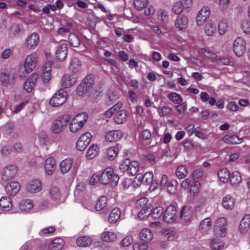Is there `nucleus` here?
<instances>
[{"label": "nucleus", "mask_w": 250, "mask_h": 250, "mask_svg": "<svg viewBox=\"0 0 250 250\" xmlns=\"http://www.w3.org/2000/svg\"><path fill=\"white\" fill-rule=\"evenodd\" d=\"M69 115H63L58 117L51 124V130L52 133L58 134L62 132L68 125Z\"/></svg>", "instance_id": "4"}, {"label": "nucleus", "mask_w": 250, "mask_h": 250, "mask_svg": "<svg viewBox=\"0 0 250 250\" xmlns=\"http://www.w3.org/2000/svg\"><path fill=\"white\" fill-rule=\"evenodd\" d=\"M64 245V242L62 238H56L52 240L48 244L50 250H61Z\"/></svg>", "instance_id": "33"}, {"label": "nucleus", "mask_w": 250, "mask_h": 250, "mask_svg": "<svg viewBox=\"0 0 250 250\" xmlns=\"http://www.w3.org/2000/svg\"><path fill=\"white\" fill-rule=\"evenodd\" d=\"M131 173H130L131 174ZM135 175L132 173L129 175L128 177L125 178L122 182V186L124 189L131 188L132 190L138 188L140 185L139 182L136 178Z\"/></svg>", "instance_id": "16"}, {"label": "nucleus", "mask_w": 250, "mask_h": 250, "mask_svg": "<svg viewBox=\"0 0 250 250\" xmlns=\"http://www.w3.org/2000/svg\"><path fill=\"white\" fill-rule=\"evenodd\" d=\"M240 28L246 35L250 34V21L245 19L241 21L240 24Z\"/></svg>", "instance_id": "53"}, {"label": "nucleus", "mask_w": 250, "mask_h": 250, "mask_svg": "<svg viewBox=\"0 0 250 250\" xmlns=\"http://www.w3.org/2000/svg\"><path fill=\"white\" fill-rule=\"evenodd\" d=\"M204 31L208 36H213L216 31L215 23L211 20L207 21L205 24Z\"/></svg>", "instance_id": "31"}, {"label": "nucleus", "mask_w": 250, "mask_h": 250, "mask_svg": "<svg viewBox=\"0 0 250 250\" xmlns=\"http://www.w3.org/2000/svg\"><path fill=\"white\" fill-rule=\"evenodd\" d=\"M218 236L212 238L209 243V247L214 250H221L224 248L225 242L222 238H219Z\"/></svg>", "instance_id": "27"}, {"label": "nucleus", "mask_w": 250, "mask_h": 250, "mask_svg": "<svg viewBox=\"0 0 250 250\" xmlns=\"http://www.w3.org/2000/svg\"><path fill=\"white\" fill-rule=\"evenodd\" d=\"M148 202V199L146 197H143L136 201V206L138 208H146L147 206L150 205V204H147Z\"/></svg>", "instance_id": "59"}, {"label": "nucleus", "mask_w": 250, "mask_h": 250, "mask_svg": "<svg viewBox=\"0 0 250 250\" xmlns=\"http://www.w3.org/2000/svg\"><path fill=\"white\" fill-rule=\"evenodd\" d=\"M164 213V209L162 207H157L151 210V216L154 219H159Z\"/></svg>", "instance_id": "55"}, {"label": "nucleus", "mask_w": 250, "mask_h": 250, "mask_svg": "<svg viewBox=\"0 0 250 250\" xmlns=\"http://www.w3.org/2000/svg\"><path fill=\"white\" fill-rule=\"evenodd\" d=\"M88 114L86 112H82L71 117L68 123L69 131L72 133H76L80 130L86 123Z\"/></svg>", "instance_id": "3"}, {"label": "nucleus", "mask_w": 250, "mask_h": 250, "mask_svg": "<svg viewBox=\"0 0 250 250\" xmlns=\"http://www.w3.org/2000/svg\"><path fill=\"white\" fill-rule=\"evenodd\" d=\"M189 19L187 16L182 15L177 17L175 21V26L177 29L183 31L188 27Z\"/></svg>", "instance_id": "21"}, {"label": "nucleus", "mask_w": 250, "mask_h": 250, "mask_svg": "<svg viewBox=\"0 0 250 250\" xmlns=\"http://www.w3.org/2000/svg\"><path fill=\"white\" fill-rule=\"evenodd\" d=\"M68 53L67 45L62 43L59 46L56 51L57 58L61 61H63L66 58Z\"/></svg>", "instance_id": "29"}, {"label": "nucleus", "mask_w": 250, "mask_h": 250, "mask_svg": "<svg viewBox=\"0 0 250 250\" xmlns=\"http://www.w3.org/2000/svg\"><path fill=\"white\" fill-rule=\"evenodd\" d=\"M157 18L159 20L164 23L169 21V16L167 12L163 9H160L157 12Z\"/></svg>", "instance_id": "47"}, {"label": "nucleus", "mask_w": 250, "mask_h": 250, "mask_svg": "<svg viewBox=\"0 0 250 250\" xmlns=\"http://www.w3.org/2000/svg\"><path fill=\"white\" fill-rule=\"evenodd\" d=\"M77 79L78 76L76 73L65 74L62 78L61 85L64 88H69L76 83Z\"/></svg>", "instance_id": "17"}, {"label": "nucleus", "mask_w": 250, "mask_h": 250, "mask_svg": "<svg viewBox=\"0 0 250 250\" xmlns=\"http://www.w3.org/2000/svg\"><path fill=\"white\" fill-rule=\"evenodd\" d=\"M133 242V238L131 235H128L125 237L121 242V245L123 247H128Z\"/></svg>", "instance_id": "62"}, {"label": "nucleus", "mask_w": 250, "mask_h": 250, "mask_svg": "<svg viewBox=\"0 0 250 250\" xmlns=\"http://www.w3.org/2000/svg\"><path fill=\"white\" fill-rule=\"evenodd\" d=\"M27 190L31 193H37L41 191L42 184L38 179H35L30 181L26 188Z\"/></svg>", "instance_id": "25"}, {"label": "nucleus", "mask_w": 250, "mask_h": 250, "mask_svg": "<svg viewBox=\"0 0 250 250\" xmlns=\"http://www.w3.org/2000/svg\"><path fill=\"white\" fill-rule=\"evenodd\" d=\"M151 207V205H148L147 207L141 208V210L138 214V217L141 220H144L146 218V217L149 214V209Z\"/></svg>", "instance_id": "57"}, {"label": "nucleus", "mask_w": 250, "mask_h": 250, "mask_svg": "<svg viewBox=\"0 0 250 250\" xmlns=\"http://www.w3.org/2000/svg\"><path fill=\"white\" fill-rule=\"evenodd\" d=\"M210 16V10L209 7H203L197 13L196 18V24L199 26H202Z\"/></svg>", "instance_id": "11"}, {"label": "nucleus", "mask_w": 250, "mask_h": 250, "mask_svg": "<svg viewBox=\"0 0 250 250\" xmlns=\"http://www.w3.org/2000/svg\"><path fill=\"white\" fill-rule=\"evenodd\" d=\"M67 97V92L63 89L57 91L51 98L49 103L53 107H57L63 104Z\"/></svg>", "instance_id": "10"}, {"label": "nucleus", "mask_w": 250, "mask_h": 250, "mask_svg": "<svg viewBox=\"0 0 250 250\" xmlns=\"http://www.w3.org/2000/svg\"><path fill=\"white\" fill-rule=\"evenodd\" d=\"M211 226V220L209 218H206L201 221L199 226V229L203 233H206L210 230Z\"/></svg>", "instance_id": "39"}, {"label": "nucleus", "mask_w": 250, "mask_h": 250, "mask_svg": "<svg viewBox=\"0 0 250 250\" xmlns=\"http://www.w3.org/2000/svg\"><path fill=\"white\" fill-rule=\"evenodd\" d=\"M39 41V35L37 33H33L26 38L25 46L29 49H34L38 45Z\"/></svg>", "instance_id": "18"}, {"label": "nucleus", "mask_w": 250, "mask_h": 250, "mask_svg": "<svg viewBox=\"0 0 250 250\" xmlns=\"http://www.w3.org/2000/svg\"><path fill=\"white\" fill-rule=\"evenodd\" d=\"M94 241L92 236H83L79 237L76 241L78 246L81 247H87L91 246Z\"/></svg>", "instance_id": "26"}, {"label": "nucleus", "mask_w": 250, "mask_h": 250, "mask_svg": "<svg viewBox=\"0 0 250 250\" xmlns=\"http://www.w3.org/2000/svg\"><path fill=\"white\" fill-rule=\"evenodd\" d=\"M185 10V9L179 1L174 2L172 6V11L175 14L180 15Z\"/></svg>", "instance_id": "51"}, {"label": "nucleus", "mask_w": 250, "mask_h": 250, "mask_svg": "<svg viewBox=\"0 0 250 250\" xmlns=\"http://www.w3.org/2000/svg\"><path fill=\"white\" fill-rule=\"evenodd\" d=\"M56 167V161L53 157H48L44 163L45 172H53Z\"/></svg>", "instance_id": "40"}, {"label": "nucleus", "mask_w": 250, "mask_h": 250, "mask_svg": "<svg viewBox=\"0 0 250 250\" xmlns=\"http://www.w3.org/2000/svg\"><path fill=\"white\" fill-rule=\"evenodd\" d=\"M214 232L216 236L225 237L228 229V222L224 217H220L217 219L214 224Z\"/></svg>", "instance_id": "5"}, {"label": "nucleus", "mask_w": 250, "mask_h": 250, "mask_svg": "<svg viewBox=\"0 0 250 250\" xmlns=\"http://www.w3.org/2000/svg\"><path fill=\"white\" fill-rule=\"evenodd\" d=\"M250 226V215H245L242 219L239 226V231L241 234H245Z\"/></svg>", "instance_id": "30"}, {"label": "nucleus", "mask_w": 250, "mask_h": 250, "mask_svg": "<svg viewBox=\"0 0 250 250\" xmlns=\"http://www.w3.org/2000/svg\"><path fill=\"white\" fill-rule=\"evenodd\" d=\"M108 99L112 103L119 99V95L116 91H109L107 93Z\"/></svg>", "instance_id": "64"}, {"label": "nucleus", "mask_w": 250, "mask_h": 250, "mask_svg": "<svg viewBox=\"0 0 250 250\" xmlns=\"http://www.w3.org/2000/svg\"><path fill=\"white\" fill-rule=\"evenodd\" d=\"M193 216V209L190 206H185L180 212V217L186 222L190 221Z\"/></svg>", "instance_id": "23"}, {"label": "nucleus", "mask_w": 250, "mask_h": 250, "mask_svg": "<svg viewBox=\"0 0 250 250\" xmlns=\"http://www.w3.org/2000/svg\"><path fill=\"white\" fill-rule=\"evenodd\" d=\"M68 41L70 45L72 47H77L80 44V39L74 33H70L69 35Z\"/></svg>", "instance_id": "49"}, {"label": "nucleus", "mask_w": 250, "mask_h": 250, "mask_svg": "<svg viewBox=\"0 0 250 250\" xmlns=\"http://www.w3.org/2000/svg\"><path fill=\"white\" fill-rule=\"evenodd\" d=\"M119 180V177L115 173H94L89 180V184L92 185L110 183L116 184Z\"/></svg>", "instance_id": "1"}, {"label": "nucleus", "mask_w": 250, "mask_h": 250, "mask_svg": "<svg viewBox=\"0 0 250 250\" xmlns=\"http://www.w3.org/2000/svg\"><path fill=\"white\" fill-rule=\"evenodd\" d=\"M34 207L32 201L27 199L23 201L20 205L21 209L24 211H27L33 208Z\"/></svg>", "instance_id": "48"}, {"label": "nucleus", "mask_w": 250, "mask_h": 250, "mask_svg": "<svg viewBox=\"0 0 250 250\" xmlns=\"http://www.w3.org/2000/svg\"><path fill=\"white\" fill-rule=\"evenodd\" d=\"M235 203L234 198L229 195H226L222 199V205L226 209H232Z\"/></svg>", "instance_id": "35"}, {"label": "nucleus", "mask_w": 250, "mask_h": 250, "mask_svg": "<svg viewBox=\"0 0 250 250\" xmlns=\"http://www.w3.org/2000/svg\"><path fill=\"white\" fill-rule=\"evenodd\" d=\"M222 140L226 144L234 145L241 143L243 139L236 135H226Z\"/></svg>", "instance_id": "36"}, {"label": "nucleus", "mask_w": 250, "mask_h": 250, "mask_svg": "<svg viewBox=\"0 0 250 250\" xmlns=\"http://www.w3.org/2000/svg\"><path fill=\"white\" fill-rule=\"evenodd\" d=\"M119 153V148L117 146L109 147L107 150V156L110 160H113Z\"/></svg>", "instance_id": "52"}, {"label": "nucleus", "mask_w": 250, "mask_h": 250, "mask_svg": "<svg viewBox=\"0 0 250 250\" xmlns=\"http://www.w3.org/2000/svg\"><path fill=\"white\" fill-rule=\"evenodd\" d=\"M232 46L235 55L238 57H241L245 53L246 51V41L244 38L238 37L233 41Z\"/></svg>", "instance_id": "9"}, {"label": "nucleus", "mask_w": 250, "mask_h": 250, "mask_svg": "<svg viewBox=\"0 0 250 250\" xmlns=\"http://www.w3.org/2000/svg\"><path fill=\"white\" fill-rule=\"evenodd\" d=\"M50 197L52 200L55 201L56 203L61 202V194L59 190L56 187L52 188L49 191Z\"/></svg>", "instance_id": "45"}, {"label": "nucleus", "mask_w": 250, "mask_h": 250, "mask_svg": "<svg viewBox=\"0 0 250 250\" xmlns=\"http://www.w3.org/2000/svg\"><path fill=\"white\" fill-rule=\"evenodd\" d=\"M28 101L27 100L22 102L21 104L17 105L16 106H15L13 107H11V110L13 113L17 114L20 112L22 110H23L24 107L28 104Z\"/></svg>", "instance_id": "56"}, {"label": "nucleus", "mask_w": 250, "mask_h": 250, "mask_svg": "<svg viewBox=\"0 0 250 250\" xmlns=\"http://www.w3.org/2000/svg\"><path fill=\"white\" fill-rule=\"evenodd\" d=\"M91 134L87 132L82 134L78 139L77 144V149L79 151L84 150L91 141Z\"/></svg>", "instance_id": "15"}, {"label": "nucleus", "mask_w": 250, "mask_h": 250, "mask_svg": "<svg viewBox=\"0 0 250 250\" xmlns=\"http://www.w3.org/2000/svg\"><path fill=\"white\" fill-rule=\"evenodd\" d=\"M201 53L207 58H209L212 62L218 64L229 65L230 62L227 58H219L216 54L207 48H202Z\"/></svg>", "instance_id": "8"}, {"label": "nucleus", "mask_w": 250, "mask_h": 250, "mask_svg": "<svg viewBox=\"0 0 250 250\" xmlns=\"http://www.w3.org/2000/svg\"><path fill=\"white\" fill-rule=\"evenodd\" d=\"M120 169L122 172H125L128 170L138 172L140 170V165L136 161L131 162L130 160L126 159L121 163Z\"/></svg>", "instance_id": "12"}, {"label": "nucleus", "mask_w": 250, "mask_h": 250, "mask_svg": "<svg viewBox=\"0 0 250 250\" xmlns=\"http://www.w3.org/2000/svg\"><path fill=\"white\" fill-rule=\"evenodd\" d=\"M100 147L98 144H93L90 146L86 152V157L89 159L95 158L99 151Z\"/></svg>", "instance_id": "41"}, {"label": "nucleus", "mask_w": 250, "mask_h": 250, "mask_svg": "<svg viewBox=\"0 0 250 250\" xmlns=\"http://www.w3.org/2000/svg\"><path fill=\"white\" fill-rule=\"evenodd\" d=\"M167 97L171 102L175 104H179L183 101L182 96L175 92L170 93Z\"/></svg>", "instance_id": "50"}, {"label": "nucleus", "mask_w": 250, "mask_h": 250, "mask_svg": "<svg viewBox=\"0 0 250 250\" xmlns=\"http://www.w3.org/2000/svg\"><path fill=\"white\" fill-rule=\"evenodd\" d=\"M154 177L153 173H145L144 174L143 173H138L136 175V178L140 182V184L145 182L150 184L156 180L154 179Z\"/></svg>", "instance_id": "28"}, {"label": "nucleus", "mask_w": 250, "mask_h": 250, "mask_svg": "<svg viewBox=\"0 0 250 250\" xmlns=\"http://www.w3.org/2000/svg\"><path fill=\"white\" fill-rule=\"evenodd\" d=\"M60 169L61 172H76L78 170V165L74 163L72 159L66 158L61 162Z\"/></svg>", "instance_id": "14"}, {"label": "nucleus", "mask_w": 250, "mask_h": 250, "mask_svg": "<svg viewBox=\"0 0 250 250\" xmlns=\"http://www.w3.org/2000/svg\"><path fill=\"white\" fill-rule=\"evenodd\" d=\"M148 0H134L133 4L135 8L138 11H142L148 5Z\"/></svg>", "instance_id": "46"}, {"label": "nucleus", "mask_w": 250, "mask_h": 250, "mask_svg": "<svg viewBox=\"0 0 250 250\" xmlns=\"http://www.w3.org/2000/svg\"><path fill=\"white\" fill-rule=\"evenodd\" d=\"M139 236L141 240L146 243L151 241L153 238L152 232L147 228L143 229L140 231Z\"/></svg>", "instance_id": "34"}, {"label": "nucleus", "mask_w": 250, "mask_h": 250, "mask_svg": "<svg viewBox=\"0 0 250 250\" xmlns=\"http://www.w3.org/2000/svg\"><path fill=\"white\" fill-rule=\"evenodd\" d=\"M171 111V109L167 106H164L157 108V111L161 116H165L168 115Z\"/></svg>", "instance_id": "61"}, {"label": "nucleus", "mask_w": 250, "mask_h": 250, "mask_svg": "<svg viewBox=\"0 0 250 250\" xmlns=\"http://www.w3.org/2000/svg\"><path fill=\"white\" fill-rule=\"evenodd\" d=\"M39 77L38 73H33L27 78L23 85L24 89L27 92L29 93L32 91Z\"/></svg>", "instance_id": "19"}, {"label": "nucleus", "mask_w": 250, "mask_h": 250, "mask_svg": "<svg viewBox=\"0 0 250 250\" xmlns=\"http://www.w3.org/2000/svg\"><path fill=\"white\" fill-rule=\"evenodd\" d=\"M229 28V22L226 20H221L218 24V33L220 35H225Z\"/></svg>", "instance_id": "43"}, {"label": "nucleus", "mask_w": 250, "mask_h": 250, "mask_svg": "<svg viewBox=\"0 0 250 250\" xmlns=\"http://www.w3.org/2000/svg\"><path fill=\"white\" fill-rule=\"evenodd\" d=\"M21 189V185L18 182H11L5 187V191L10 196L16 195Z\"/></svg>", "instance_id": "24"}, {"label": "nucleus", "mask_w": 250, "mask_h": 250, "mask_svg": "<svg viewBox=\"0 0 250 250\" xmlns=\"http://www.w3.org/2000/svg\"><path fill=\"white\" fill-rule=\"evenodd\" d=\"M177 218L176 207L172 205L168 206L164 213L163 219L168 223L174 222Z\"/></svg>", "instance_id": "13"}, {"label": "nucleus", "mask_w": 250, "mask_h": 250, "mask_svg": "<svg viewBox=\"0 0 250 250\" xmlns=\"http://www.w3.org/2000/svg\"><path fill=\"white\" fill-rule=\"evenodd\" d=\"M161 233L164 238L169 241H175L179 237L178 233L172 228H164L161 230Z\"/></svg>", "instance_id": "20"}, {"label": "nucleus", "mask_w": 250, "mask_h": 250, "mask_svg": "<svg viewBox=\"0 0 250 250\" xmlns=\"http://www.w3.org/2000/svg\"><path fill=\"white\" fill-rule=\"evenodd\" d=\"M51 65L50 63H47L43 67L42 73V79L44 83H47L51 79Z\"/></svg>", "instance_id": "37"}, {"label": "nucleus", "mask_w": 250, "mask_h": 250, "mask_svg": "<svg viewBox=\"0 0 250 250\" xmlns=\"http://www.w3.org/2000/svg\"><path fill=\"white\" fill-rule=\"evenodd\" d=\"M0 207L4 211L11 209L12 204L11 199L8 197H3L0 199Z\"/></svg>", "instance_id": "38"}, {"label": "nucleus", "mask_w": 250, "mask_h": 250, "mask_svg": "<svg viewBox=\"0 0 250 250\" xmlns=\"http://www.w3.org/2000/svg\"><path fill=\"white\" fill-rule=\"evenodd\" d=\"M38 60V55L35 52L26 56L24 61V70L26 73L31 72L36 68Z\"/></svg>", "instance_id": "7"}, {"label": "nucleus", "mask_w": 250, "mask_h": 250, "mask_svg": "<svg viewBox=\"0 0 250 250\" xmlns=\"http://www.w3.org/2000/svg\"><path fill=\"white\" fill-rule=\"evenodd\" d=\"M121 212L119 208H114L109 214L108 221L110 223H114L117 222L121 217Z\"/></svg>", "instance_id": "42"}, {"label": "nucleus", "mask_w": 250, "mask_h": 250, "mask_svg": "<svg viewBox=\"0 0 250 250\" xmlns=\"http://www.w3.org/2000/svg\"><path fill=\"white\" fill-rule=\"evenodd\" d=\"M230 0H219L218 5L220 10L225 13L229 8Z\"/></svg>", "instance_id": "58"}, {"label": "nucleus", "mask_w": 250, "mask_h": 250, "mask_svg": "<svg viewBox=\"0 0 250 250\" xmlns=\"http://www.w3.org/2000/svg\"><path fill=\"white\" fill-rule=\"evenodd\" d=\"M94 84L93 76L88 75L77 87V92L80 96H83L91 91Z\"/></svg>", "instance_id": "6"}, {"label": "nucleus", "mask_w": 250, "mask_h": 250, "mask_svg": "<svg viewBox=\"0 0 250 250\" xmlns=\"http://www.w3.org/2000/svg\"><path fill=\"white\" fill-rule=\"evenodd\" d=\"M242 178L240 173H230L229 182L232 185H236L240 183Z\"/></svg>", "instance_id": "54"}, {"label": "nucleus", "mask_w": 250, "mask_h": 250, "mask_svg": "<svg viewBox=\"0 0 250 250\" xmlns=\"http://www.w3.org/2000/svg\"><path fill=\"white\" fill-rule=\"evenodd\" d=\"M200 187V183H199V182L197 180L194 181L193 183L191 184L190 187V193L193 194V195L197 193L198 192Z\"/></svg>", "instance_id": "63"}, {"label": "nucleus", "mask_w": 250, "mask_h": 250, "mask_svg": "<svg viewBox=\"0 0 250 250\" xmlns=\"http://www.w3.org/2000/svg\"><path fill=\"white\" fill-rule=\"evenodd\" d=\"M101 239L105 242H114L117 240V234L110 230L104 231L101 234Z\"/></svg>", "instance_id": "32"}, {"label": "nucleus", "mask_w": 250, "mask_h": 250, "mask_svg": "<svg viewBox=\"0 0 250 250\" xmlns=\"http://www.w3.org/2000/svg\"><path fill=\"white\" fill-rule=\"evenodd\" d=\"M107 203V198L105 196H101L97 201L95 206V209L97 211H101L103 209Z\"/></svg>", "instance_id": "44"}, {"label": "nucleus", "mask_w": 250, "mask_h": 250, "mask_svg": "<svg viewBox=\"0 0 250 250\" xmlns=\"http://www.w3.org/2000/svg\"><path fill=\"white\" fill-rule=\"evenodd\" d=\"M134 250H146L148 249V245L146 243L137 242L133 245Z\"/></svg>", "instance_id": "60"}, {"label": "nucleus", "mask_w": 250, "mask_h": 250, "mask_svg": "<svg viewBox=\"0 0 250 250\" xmlns=\"http://www.w3.org/2000/svg\"><path fill=\"white\" fill-rule=\"evenodd\" d=\"M124 133L120 130H114L107 132L105 135V139L109 142L117 141L123 137Z\"/></svg>", "instance_id": "22"}, {"label": "nucleus", "mask_w": 250, "mask_h": 250, "mask_svg": "<svg viewBox=\"0 0 250 250\" xmlns=\"http://www.w3.org/2000/svg\"><path fill=\"white\" fill-rule=\"evenodd\" d=\"M123 106L122 102H118L112 107L104 112V115L109 118L113 115L116 114L115 121L117 124H122L125 123L128 117V112L126 110H121Z\"/></svg>", "instance_id": "2"}]
</instances>
